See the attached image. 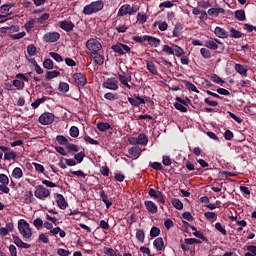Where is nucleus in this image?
Returning <instances> with one entry per match:
<instances>
[{"mask_svg": "<svg viewBox=\"0 0 256 256\" xmlns=\"http://www.w3.org/2000/svg\"><path fill=\"white\" fill-rule=\"evenodd\" d=\"M136 239L139 243H145V231L136 229Z\"/></svg>", "mask_w": 256, "mask_h": 256, "instance_id": "ea45409f", "label": "nucleus"}, {"mask_svg": "<svg viewBox=\"0 0 256 256\" xmlns=\"http://www.w3.org/2000/svg\"><path fill=\"white\" fill-rule=\"evenodd\" d=\"M58 90L62 93H68L69 92V85L67 82H60Z\"/></svg>", "mask_w": 256, "mask_h": 256, "instance_id": "6e6d98bb", "label": "nucleus"}, {"mask_svg": "<svg viewBox=\"0 0 256 256\" xmlns=\"http://www.w3.org/2000/svg\"><path fill=\"white\" fill-rule=\"evenodd\" d=\"M72 81L79 87H85L87 85V77L83 73L72 74Z\"/></svg>", "mask_w": 256, "mask_h": 256, "instance_id": "1a4fd4ad", "label": "nucleus"}, {"mask_svg": "<svg viewBox=\"0 0 256 256\" xmlns=\"http://www.w3.org/2000/svg\"><path fill=\"white\" fill-rule=\"evenodd\" d=\"M50 195L51 190L45 188V186H35L34 197H36V199H39L40 201H45V199H47V197H50Z\"/></svg>", "mask_w": 256, "mask_h": 256, "instance_id": "7ed1b4c3", "label": "nucleus"}, {"mask_svg": "<svg viewBox=\"0 0 256 256\" xmlns=\"http://www.w3.org/2000/svg\"><path fill=\"white\" fill-rule=\"evenodd\" d=\"M194 237H197L198 239H201V241H204V243H209V239L203 234V232L198 231L197 227H191Z\"/></svg>", "mask_w": 256, "mask_h": 256, "instance_id": "393cba45", "label": "nucleus"}, {"mask_svg": "<svg viewBox=\"0 0 256 256\" xmlns=\"http://www.w3.org/2000/svg\"><path fill=\"white\" fill-rule=\"evenodd\" d=\"M43 67H44V69H48V70L54 69V67H55V69H58V67L55 66L53 60L50 58H47L44 60Z\"/></svg>", "mask_w": 256, "mask_h": 256, "instance_id": "c9c22d12", "label": "nucleus"}, {"mask_svg": "<svg viewBox=\"0 0 256 256\" xmlns=\"http://www.w3.org/2000/svg\"><path fill=\"white\" fill-rule=\"evenodd\" d=\"M128 152L130 155H132V157H139V155H141V149L139 146L131 147Z\"/></svg>", "mask_w": 256, "mask_h": 256, "instance_id": "37998d69", "label": "nucleus"}, {"mask_svg": "<svg viewBox=\"0 0 256 256\" xmlns=\"http://www.w3.org/2000/svg\"><path fill=\"white\" fill-rule=\"evenodd\" d=\"M234 17L235 19H237V21H245L247 19L245 15V10H236L234 13Z\"/></svg>", "mask_w": 256, "mask_h": 256, "instance_id": "e433bc0d", "label": "nucleus"}, {"mask_svg": "<svg viewBox=\"0 0 256 256\" xmlns=\"http://www.w3.org/2000/svg\"><path fill=\"white\" fill-rule=\"evenodd\" d=\"M101 189H103V187H101ZM100 197H101L103 203L105 204L106 209H111L113 202L111 200H109V197L107 196V194H105V190L100 191Z\"/></svg>", "mask_w": 256, "mask_h": 256, "instance_id": "5701e85b", "label": "nucleus"}, {"mask_svg": "<svg viewBox=\"0 0 256 256\" xmlns=\"http://www.w3.org/2000/svg\"><path fill=\"white\" fill-rule=\"evenodd\" d=\"M176 103H174V107L175 109H177V111H180L181 113H187V102L185 100H183L181 97H176Z\"/></svg>", "mask_w": 256, "mask_h": 256, "instance_id": "ddd939ff", "label": "nucleus"}, {"mask_svg": "<svg viewBox=\"0 0 256 256\" xmlns=\"http://www.w3.org/2000/svg\"><path fill=\"white\" fill-rule=\"evenodd\" d=\"M153 245L157 252L165 251V242L161 237L156 238Z\"/></svg>", "mask_w": 256, "mask_h": 256, "instance_id": "aec40b11", "label": "nucleus"}, {"mask_svg": "<svg viewBox=\"0 0 256 256\" xmlns=\"http://www.w3.org/2000/svg\"><path fill=\"white\" fill-rule=\"evenodd\" d=\"M148 195L151 197V199H156L158 203L165 205V198L163 197L162 191H157L153 188H149Z\"/></svg>", "mask_w": 256, "mask_h": 256, "instance_id": "6e6552de", "label": "nucleus"}, {"mask_svg": "<svg viewBox=\"0 0 256 256\" xmlns=\"http://www.w3.org/2000/svg\"><path fill=\"white\" fill-rule=\"evenodd\" d=\"M60 28L66 31V33H71L75 29V24L71 21L63 20L60 22Z\"/></svg>", "mask_w": 256, "mask_h": 256, "instance_id": "dca6fc26", "label": "nucleus"}, {"mask_svg": "<svg viewBox=\"0 0 256 256\" xmlns=\"http://www.w3.org/2000/svg\"><path fill=\"white\" fill-rule=\"evenodd\" d=\"M138 139V145H144L146 146L149 143V138L145 133H140L137 137Z\"/></svg>", "mask_w": 256, "mask_h": 256, "instance_id": "f704fd0d", "label": "nucleus"}, {"mask_svg": "<svg viewBox=\"0 0 256 256\" xmlns=\"http://www.w3.org/2000/svg\"><path fill=\"white\" fill-rule=\"evenodd\" d=\"M49 55L56 61V63H63V57L57 52H50Z\"/></svg>", "mask_w": 256, "mask_h": 256, "instance_id": "864d4df0", "label": "nucleus"}, {"mask_svg": "<svg viewBox=\"0 0 256 256\" xmlns=\"http://www.w3.org/2000/svg\"><path fill=\"white\" fill-rule=\"evenodd\" d=\"M125 15H131V5L124 4L118 10L117 16L118 17H125Z\"/></svg>", "mask_w": 256, "mask_h": 256, "instance_id": "a211bd4d", "label": "nucleus"}, {"mask_svg": "<svg viewBox=\"0 0 256 256\" xmlns=\"http://www.w3.org/2000/svg\"><path fill=\"white\" fill-rule=\"evenodd\" d=\"M173 55L176 57H182V55H185V50H183L181 46L173 44Z\"/></svg>", "mask_w": 256, "mask_h": 256, "instance_id": "2f4dec72", "label": "nucleus"}, {"mask_svg": "<svg viewBox=\"0 0 256 256\" xmlns=\"http://www.w3.org/2000/svg\"><path fill=\"white\" fill-rule=\"evenodd\" d=\"M0 151H2V153H4L5 161L14 160L17 157V152L11 151V148H9L7 146H0Z\"/></svg>", "mask_w": 256, "mask_h": 256, "instance_id": "9d476101", "label": "nucleus"}, {"mask_svg": "<svg viewBox=\"0 0 256 256\" xmlns=\"http://www.w3.org/2000/svg\"><path fill=\"white\" fill-rule=\"evenodd\" d=\"M216 231H219L222 235H227V230L224 228L223 225H221V222H217L215 224Z\"/></svg>", "mask_w": 256, "mask_h": 256, "instance_id": "13d9d810", "label": "nucleus"}, {"mask_svg": "<svg viewBox=\"0 0 256 256\" xmlns=\"http://www.w3.org/2000/svg\"><path fill=\"white\" fill-rule=\"evenodd\" d=\"M104 253L108 256H117V252L113 248H104Z\"/></svg>", "mask_w": 256, "mask_h": 256, "instance_id": "338daca9", "label": "nucleus"}, {"mask_svg": "<svg viewBox=\"0 0 256 256\" xmlns=\"http://www.w3.org/2000/svg\"><path fill=\"white\" fill-rule=\"evenodd\" d=\"M69 133H70V137H74V138L79 137V128L77 126H72L70 128Z\"/></svg>", "mask_w": 256, "mask_h": 256, "instance_id": "052dcab7", "label": "nucleus"}, {"mask_svg": "<svg viewBox=\"0 0 256 256\" xmlns=\"http://www.w3.org/2000/svg\"><path fill=\"white\" fill-rule=\"evenodd\" d=\"M103 7H105V3L103 2V0L94 1L86 5L83 8L82 13H84V15H93V13H99V11L103 9Z\"/></svg>", "mask_w": 256, "mask_h": 256, "instance_id": "f257e3e1", "label": "nucleus"}, {"mask_svg": "<svg viewBox=\"0 0 256 256\" xmlns=\"http://www.w3.org/2000/svg\"><path fill=\"white\" fill-rule=\"evenodd\" d=\"M27 53H28L29 57H35V55H37V47H35V45H33V44L28 45Z\"/></svg>", "mask_w": 256, "mask_h": 256, "instance_id": "49530a36", "label": "nucleus"}, {"mask_svg": "<svg viewBox=\"0 0 256 256\" xmlns=\"http://www.w3.org/2000/svg\"><path fill=\"white\" fill-rule=\"evenodd\" d=\"M184 242L186 243V245H201V243H203V241L197 238H186Z\"/></svg>", "mask_w": 256, "mask_h": 256, "instance_id": "de8ad7c7", "label": "nucleus"}, {"mask_svg": "<svg viewBox=\"0 0 256 256\" xmlns=\"http://www.w3.org/2000/svg\"><path fill=\"white\" fill-rule=\"evenodd\" d=\"M111 49L114 53H118L120 57L125 55V52L123 51V43L114 44L111 46Z\"/></svg>", "mask_w": 256, "mask_h": 256, "instance_id": "cd10ccee", "label": "nucleus"}, {"mask_svg": "<svg viewBox=\"0 0 256 256\" xmlns=\"http://www.w3.org/2000/svg\"><path fill=\"white\" fill-rule=\"evenodd\" d=\"M210 79H211V81H213V83H217L220 85H223V83H225L223 78H220L219 75H217V74H213Z\"/></svg>", "mask_w": 256, "mask_h": 256, "instance_id": "bf43d9fd", "label": "nucleus"}, {"mask_svg": "<svg viewBox=\"0 0 256 256\" xmlns=\"http://www.w3.org/2000/svg\"><path fill=\"white\" fill-rule=\"evenodd\" d=\"M118 80L122 85H124V87H127V89H131V85L129 84L130 81L133 80L131 72H122L121 74H118Z\"/></svg>", "mask_w": 256, "mask_h": 256, "instance_id": "0eeeda50", "label": "nucleus"}, {"mask_svg": "<svg viewBox=\"0 0 256 256\" xmlns=\"http://www.w3.org/2000/svg\"><path fill=\"white\" fill-rule=\"evenodd\" d=\"M57 255L69 256V255H71V252L69 250H65L63 248H60V249L57 250Z\"/></svg>", "mask_w": 256, "mask_h": 256, "instance_id": "774afa93", "label": "nucleus"}, {"mask_svg": "<svg viewBox=\"0 0 256 256\" xmlns=\"http://www.w3.org/2000/svg\"><path fill=\"white\" fill-rule=\"evenodd\" d=\"M205 47L211 49V51H217L219 49V45H217V43H215L213 40L206 41Z\"/></svg>", "mask_w": 256, "mask_h": 256, "instance_id": "79ce46f5", "label": "nucleus"}, {"mask_svg": "<svg viewBox=\"0 0 256 256\" xmlns=\"http://www.w3.org/2000/svg\"><path fill=\"white\" fill-rule=\"evenodd\" d=\"M207 13L210 17H219L220 14H222V15L225 14V9H223V8H210Z\"/></svg>", "mask_w": 256, "mask_h": 256, "instance_id": "a878e982", "label": "nucleus"}, {"mask_svg": "<svg viewBox=\"0 0 256 256\" xmlns=\"http://www.w3.org/2000/svg\"><path fill=\"white\" fill-rule=\"evenodd\" d=\"M200 53L204 59H211V51L206 48H201Z\"/></svg>", "mask_w": 256, "mask_h": 256, "instance_id": "680f3d73", "label": "nucleus"}, {"mask_svg": "<svg viewBox=\"0 0 256 256\" xmlns=\"http://www.w3.org/2000/svg\"><path fill=\"white\" fill-rule=\"evenodd\" d=\"M183 35V25L181 23H177L173 30V37H181Z\"/></svg>", "mask_w": 256, "mask_h": 256, "instance_id": "c85d7f7f", "label": "nucleus"}, {"mask_svg": "<svg viewBox=\"0 0 256 256\" xmlns=\"http://www.w3.org/2000/svg\"><path fill=\"white\" fill-rule=\"evenodd\" d=\"M104 99H107V101H117V99H119V95L117 93L107 92L104 95Z\"/></svg>", "mask_w": 256, "mask_h": 256, "instance_id": "c03bdc74", "label": "nucleus"}, {"mask_svg": "<svg viewBox=\"0 0 256 256\" xmlns=\"http://www.w3.org/2000/svg\"><path fill=\"white\" fill-rule=\"evenodd\" d=\"M18 230L19 233L22 235L23 239L25 240L29 239L30 237H33L31 225H29L26 220L21 219L18 221Z\"/></svg>", "mask_w": 256, "mask_h": 256, "instance_id": "f03ea898", "label": "nucleus"}, {"mask_svg": "<svg viewBox=\"0 0 256 256\" xmlns=\"http://www.w3.org/2000/svg\"><path fill=\"white\" fill-rule=\"evenodd\" d=\"M162 51L163 53H166V55H173V45L172 47L169 45H164Z\"/></svg>", "mask_w": 256, "mask_h": 256, "instance_id": "e2e57ef3", "label": "nucleus"}, {"mask_svg": "<svg viewBox=\"0 0 256 256\" xmlns=\"http://www.w3.org/2000/svg\"><path fill=\"white\" fill-rule=\"evenodd\" d=\"M128 102L132 107H139L141 105H145V99L141 98V96L134 94L133 97H128Z\"/></svg>", "mask_w": 256, "mask_h": 256, "instance_id": "f8f14e48", "label": "nucleus"}, {"mask_svg": "<svg viewBox=\"0 0 256 256\" xmlns=\"http://www.w3.org/2000/svg\"><path fill=\"white\" fill-rule=\"evenodd\" d=\"M144 205L146 207V211H148V213H151L152 215H155V213L159 211L157 204H155V202L151 200L144 201Z\"/></svg>", "mask_w": 256, "mask_h": 256, "instance_id": "4468645a", "label": "nucleus"}, {"mask_svg": "<svg viewBox=\"0 0 256 256\" xmlns=\"http://www.w3.org/2000/svg\"><path fill=\"white\" fill-rule=\"evenodd\" d=\"M17 5V3L15 2H11L8 4H3L0 7V13H2L3 15H7V17H9V11H11V9H13V7H15Z\"/></svg>", "mask_w": 256, "mask_h": 256, "instance_id": "412c9836", "label": "nucleus"}, {"mask_svg": "<svg viewBox=\"0 0 256 256\" xmlns=\"http://www.w3.org/2000/svg\"><path fill=\"white\" fill-rule=\"evenodd\" d=\"M59 75H61V72L57 70L47 71L45 75V79L46 81H51V79H55V77H59Z\"/></svg>", "mask_w": 256, "mask_h": 256, "instance_id": "7c9ffc66", "label": "nucleus"}, {"mask_svg": "<svg viewBox=\"0 0 256 256\" xmlns=\"http://www.w3.org/2000/svg\"><path fill=\"white\" fill-rule=\"evenodd\" d=\"M147 19H149V16L145 12H139L137 14V21L141 25H144V23H147Z\"/></svg>", "mask_w": 256, "mask_h": 256, "instance_id": "72a5a7b5", "label": "nucleus"}, {"mask_svg": "<svg viewBox=\"0 0 256 256\" xmlns=\"http://www.w3.org/2000/svg\"><path fill=\"white\" fill-rule=\"evenodd\" d=\"M56 141L57 143H59V145H65L66 147H67V144L69 143V140L67 139V137L63 135H58L56 137Z\"/></svg>", "mask_w": 256, "mask_h": 256, "instance_id": "3c124183", "label": "nucleus"}, {"mask_svg": "<svg viewBox=\"0 0 256 256\" xmlns=\"http://www.w3.org/2000/svg\"><path fill=\"white\" fill-rule=\"evenodd\" d=\"M13 243L20 249H31V244H27L21 240L19 236L12 235Z\"/></svg>", "mask_w": 256, "mask_h": 256, "instance_id": "2eb2a0df", "label": "nucleus"}, {"mask_svg": "<svg viewBox=\"0 0 256 256\" xmlns=\"http://www.w3.org/2000/svg\"><path fill=\"white\" fill-rule=\"evenodd\" d=\"M35 201V198L33 197V191L29 190L24 194V202L26 205H31Z\"/></svg>", "mask_w": 256, "mask_h": 256, "instance_id": "c756f323", "label": "nucleus"}, {"mask_svg": "<svg viewBox=\"0 0 256 256\" xmlns=\"http://www.w3.org/2000/svg\"><path fill=\"white\" fill-rule=\"evenodd\" d=\"M204 216L206 217V219H208L209 221L211 220H217V214L215 212H205Z\"/></svg>", "mask_w": 256, "mask_h": 256, "instance_id": "0e129e2a", "label": "nucleus"}, {"mask_svg": "<svg viewBox=\"0 0 256 256\" xmlns=\"http://www.w3.org/2000/svg\"><path fill=\"white\" fill-rule=\"evenodd\" d=\"M214 34L216 35V37H218L219 39H228L229 37V32H227V30L217 26L214 30Z\"/></svg>", "mask_w": 256, "mask_h": 256, "instance_id": "6ab92c4d", "label": "nucleus"}, {"mask_svg": "<svg viewBox=\"0 0 256 256\" xmlns=\"http://www.w3.org/2000/svg\"><path fill=\"white\" fill-rule=\"evenodd\" d=\"M46 101L47 97L38 98L35 102L31 104V107H33V109H37L39 105H41V103H44Z\"/></svg>", "mask_w": 256, "mask_h": 256, "instance_id": "5fc2aeb1", "label": "nucleus"}, {"mask_svg": "<svg viewBox=\"0 0 256 256\" xmlns=\"http://www.w3.org/2000/svg\"><path fill=\"white\" fill-rule=\"evenodd\" d=\"M154 25H158V28L160 29V31H167L168 27H169V24H167V22H159V21H156L154 23Z\"/></svg>", "mask_w": 256, "mask_h": 256, "instance_id": "4d7b16f0", "label": "nucleus"}, {"mask_svg": "<svg viewBox=\"0 0 256 256\" xmlns=\"http://www.w3.org/2000/svg\"><path fill=\"white\" fill-rule=\"evenodd\" d=\"M56 203L59 209H62V210L67 209V201H65V196H63L62 194L56 195Z\"/></svg>", "mask_w": 256, "mask_h": 256, "instance_id": "4be33fe9", "label": "nucleus"}, {"mask_svg": "<svg viewBox=\"0 0 256 256\" xmlns=\"http://www.w3.org/2000/svg\"><path fill=\"white\" fill-rule=\"evenodd\" d=\"M171 204L173 205V207H175V209H178V211H181L183 209V202H181V200L177 198H173L171 200Z\"/></svg>", "mask_w": 256, "mask_h": 256, "instance_id": "a18cd8bd", "label": "nucleus"}, {"mask_svg": "<svg viewBox=\"0 0 256 256\" xmlns=\"http://www.w3.org/2000/svg\"><path fill=\"white\" fill-rule=\"evenodd\" d=\"M159 235H161V229L157 226H153L150 230V237L155 238L159 237Z\"/></svg>", "mask_w": 256, "mask_h": 256, "instance_id": "8fccbe9b", "label": "nucleus"}, {"mask_svg": "<svg viewBox=\"0 0 256 256\" xmlns=\"http://www.w3.org/2000/svg\"><path fill=\"white\" fill-rule=\"evenodd\" d=\"M144 39L149 43L151 47H159L161 45V39L154 36L144 35Z\"/></svg>", "mask_w": 256, "mask_h": 256, "instance_id": "f3484780", "label": "nucleus"}, {"mask_svg": "<svg viewBox=\"0 0 256 256\" xmlns=\"http://www.w3.org/2000/svg\"><path fill=\"white\" fill-rule=\"evenodd\" d=\"M41 125H51L55 121V114L51 112H45L38 118Z\"/></svg>", "mask_w": 256, "mask_h": 256, "instance_id": "423d86ee", "label": "nucleus"}, {"mask_svg": "<svg viewBox=\"0 0 256 256\" xmlns=\"http://www.w3.org/2000/svg\"><path fill=\"white\" fill-rule=\"evenodd\" d=\"M45 43H57L58 39H61L59 32H48L43 36Z\"/></svg>", "mask_w": 256, "mask_h": 256, "instance_id": "9b49d317", "label": "nucleus"}, {"mask_svg": "<svg viewBox=\"0 0 256 256\" xmlns=\"http://www.w3.org/2000/svg\"><path fill=\"white\" fill-rule=\"evenodd\" d=\"M146 67H147L148 71H150L152 73V75H157L159 73L157 71V66L155 65V63H153V61H148L146 63Z\"/></svg>", "mask_w": 256, "mask_h": 256, "instance_id": "4c0bfd02", "label": "nucleus"}, {"mask_svg": "<svg viewBox=\"0 0 256 256\" xmlns=\"http://www.w3.org/2000/svg\"><path fill=\"white\" fill-rule=\"evenodd\" d=\"M93 55V61L96 65H103L105 63V56L99 54V53H92Z\"/></svg>", "mask_w": 256, "mask_h": 256, "instance_id": "bb28decb", "label": "nucleus"}, {"mask_svg": "<svg viewBox=\"0 0 256 256\" xmlns=\"http://www.w3.org/2000/svg\"><path fill=\"white\" fill-rule=\"evenodd\" d=\"M12 177H14V179H21V177H23V170L19 167L14 168Z\"/></svg>", "mask_w": 256, "mask_h": 256, "instance_id": "09e8293b", "label": "nucleus"}, {"mask_svg": "<svg viewBox=\"0 0 256 256\" xmlns=\"http://www.w3.org/2000/svg\"><path fill=\"white\" fill-rule=\"evenodd\" d=\"M234 69L236 73H239L242 77H247V71H249L247 66H243V64H235Z\"/></svg>", "mask_w": 256, "mask_h": 256, "instance_id": "b1692460", "label": "nucleus"}, {"mask_svg": "<svg viewBox=\"0 0 256 256\" xmlns=\"http://www.w3.org/2000/svg\"><path fill=\"white\" fill-rule=\"evenodd\" d=\"M102 87L110 91H117L119 89V80L115 77L108 78L103 82Z\"/></svg>", "mask_w": 256, "mask_h": 256, "instance_id": "39448f33", "label": "nucleus"}, {"mask_svg": "<svg viewBox=\"0 0 256 256\" xmlns=\"http://www.w3.org/2000/svg\"><path fill=\"white\" fill-rule=\"evenodd\" d=\"M97 129L100 130L102 133H105V131H108V129H111V125L107 122H99L97 124Z\"/></svg>", "mask_w": 256, "mask_h": 256, "instance_id": "58836bf2", "label": "nucleus"}, {"mask_svg": "<svg viewBox=\"0 0 256 256\" xmlns=\"http://www.w3.org/2000/svg\"><path fill=\"white\" fill-rule=\"evenodd\" d=\"M49 17H51V15L49 13H44L39 18H37L36 21L39 25H43V23H45V21H48Z\"/></svg>", "mask_w": 256, "mask_h": 256, "instance_id": "603ef678", "label": "nucleus"}, {"mask_svg": "<svg viewBox=\"0 0 256 256\" xmlns=\"http://www.w3.org/2000/svg\"><path fill=\"white\" fill-rule=\"evenodd\" d=\"M66 149H68V151H74L75 153H77L80 148H79L78 145L68 143V144L66 145Z\"/></svg>", "mask_w": 256, "mask_h": 256, "instance_id": "69168bd1", "label": "nucleus"}, {"mask_svg": "<svg viewBox=\"0 0 256 256\" xmlns=\"http://www.w3.org/2000/svg\"><path fill=\"white\" fill-rule=\"evenodd\" d=\"M35 27V19L30 18L25 24H24V29L29 33L31 29Z\"/></svg>", "mask_w": 256, "mask_h": 256, "instance_id": "a19ab883", "label": "nucleus"}, {"mask_svg": "<svg viewBox=\"0 0 256 256\" xmlns=\"http://www.w3.org/2000/svg\"><path fill=\"white\" fill-rule=\"evenodd\" d=\"M86 47L89 51H91V53H98L99 51H101V48L103 47L101 45V42L98 41L95 38H91L86 42Z\"/></svg>", "mask_w": 256, "mask_h": 256, "instance_id": "20e7f679", "label": "nucleus"}, {"mask_svg": "<svg viewBox=\"0 0 256 256\" xmlns=\"http://www.w3.org/2000/svg\"><path fill=\"white\" fill-rule=\"evenodd\" d=\"M228 37H230L231 39H241L243 35L241 34V31L232 27L230 28V34Z\"/></svg>", "mask_w": 256, "mask_h": 256, "instance_id": "473e14b6", "label": "nucleus"}]
</instances>
